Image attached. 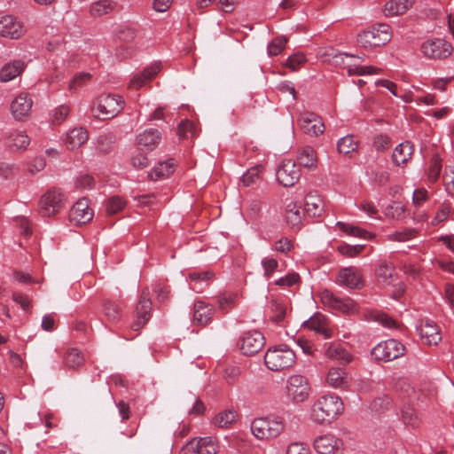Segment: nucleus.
<instances>
[{
    "instance_id": "obj_56",
    "label": "nucleus",
    "mask_w": 454,
    "mask_h": 454,
    "mask_svg": "<svg viewBox=\"0 0 454 454\" xmlns=\"http://www.w3.org/2000/svg\"><path fill=\"white\" fill-rule=\"evenodd\" d=\"M262 173L261 166H254L247 169V171L242 176L241 181L245 186H250L254 184L259 178Z\"/></svg>"
},
{
    "instance_id": "obj_37",
    "label": "nucleus",
    "mask_w": 454,
    "mask_h": 454,
    "mask_svg": "<svg viewBox=\"0 0 454 454\" xmlns=\"http://www.w3.org/2000/svg\"><path fill=\"white\" fill-rule=\"evenodd\" d=\"M238 412L233 410H224L217 413L213 419V424L218 427H229L237 419Z\"/></svg>"
},
{
    "instance_id": "obj_26",
    "label": "nucleus",
    "mask_w": 454,
    "mask_h": 454,
    "mask_svg": "<svg viewBox=\"0 0 454 454\" xmlns=\"http://www.w3.org/2000/svg\"><path fill=\"white\" fill-rule=\"evenodd\" d=\"M325 355L327 358L338 361L342 364H349L352 361L351 354L340 343L329 344Z\"/></svg>"
},
{
    "instance_id": "obj_62",
    "label": "nucleus",
    "mask_w": 454,
    "mask_h": 454,
    "mask_svg": "<svg viewBox=\"0 0 454 454\" xmlns=\"http://www.w3.org/2000/svg\"><path fill=\"white\" fill-rule=\"evenodd\" d=\"M272 249L286 254L294 249V243L288 238L283 237L274 243Z\"/></svg>"
},
{
    "instance_id": "obj_60",
    "label": "nucleus",
    "mask_w": 454,
    "mask_h": 454,
    "mask_svg": "<svg viewBox=\"0 0 454 454\" xmlns=\"http://www.w3.org/2000/svg\"><path fill=\"white\" fill-rule=\"evenodd\" d=\"M307 61L305 55L301 52H296L290 56L286 62V67L292 69L293 71H296L300 68L301 65H303Z\"/></svg>"
},
{
    "instance_id": "obj_25",
    "label": "nucleus",
    "mask_w": 454,
    "mask_h": 454,
    "mask_svg": "<svg viewBox=\"0 0 454 454\" xmlns=\"http://www.w3.org/2000/svg\"><path fill=\"white\" fill-rule=\"evenodd\" d=\"M413 152L414 147L411 142L405 141L401 143L395 148L392 153L394 164L399 167L405 165L411 159Z\"/></svg>"
},
{
    "instance_id": "obj_9",
    "label": "nucleus",
    "mask_w": 454,
    "mask_h": 454,
    "mask_svg": "<svg viewBox=\"0 0 454 454\" xmlns=\"http://www.w3.org/2000/svg\"><path fill=\"white\" fill-rule=\"evenodd\" d=\"M65 201L66 196L60 190L50 189L39 200V211L43 216L55 215L62 208Z\"/></svg>"
},
{
    "instance_id": "obj_27",
    "label": "nucleus",
    "mask_w": 454,
    "mask_h": 454,
    "mask_svg": "<svg viewBox=\"0 0 454 454\" xmlns=\"http://www.w3.org/2000/svg\"><path fill=\"white\" fill-rule=\"evenodd\" d=\"M327 384L334 388H345L348 386V373L343 368L333 367L326 377Z\"/></svg>"
},
{
    "instance_id": "obj_22",
    "label": "nucleus",
    "mask_w": 454,
    "mask_h": 454,
    "mask_svg": "<svg viewBox=\"0 0 454 454\" xmlns=\"http://www.w3.org/2000/svg\"><path fill=\"white\" fill-rule=\"evenodd\" d=\"M161 69V64L155 62L146 67L142 72L135 74L129 81L130 89L138 90L151 81Z\"/></svg>"
},
{
    "instance_id": "obj_42",
    "label": "nucleus",
    "mask_w": 454,
    "mask_h": 454,
    "mask_svg": "<svg viewBox=\"0 0 454 454\" xmlns=\"http://www.w3.org/2000/svg\"><path fill=\"white\" fill-rule=\"evenodd\" d=\"M83 363L84 357L81 351L74 348L67 350L64 357V364L67 368L74 369L82 366Z\"/></svg>"
},
{
    "instance_id": "obj_14",
    "label": "nucleus",
    "mask_w": 454,
    "mask_h": 454,
    "mask_svg": "<svg viewBox=\"0 0 454 454\" xmlns=\"http://www.w3.org/2000/svg\"><path fill=\"white\" fill-rule=\"evenodd\" d=\"M152 301L149 298V291L144 289L141 293L139 301L136 308L137 318L132 324L134 331H139L150 319Z\"/></svg>"
},
{
    "instance_id": "obj_5",
    "label": "nucleus",
    "mask_w": 454,
    "mask_h": 454,
    "mask_svg": "<svg viewBox=\"0 0 454 454\" xmlns=\"http://www.w3.org/2000/svg\"><path fill=\"white\" fill-rule=\"evenodd\" d=\"M390 39V27L383 23L369 27L357 35V43L364 48L380 47L385 45Z\"/></svg>"
},
{
    "instance_id": "obj_24",
    "label": "nucleus",
    "mask_w": 454,
    "mask_h": 454,
    "mask_svg": "<svg viewBox=\"0 0 454 454\" xmlns=\"http://www.w3.org/2000/svg\"><path fill=\"white\" fill-rule=\"evenodd\" d=\"M304 210L311 217L320 216L324 212V202L316 192H309L304 200Z\"/></svg>"
},
{
    "instance_id": "obj_12",
    "label": "nucleus",
    "mask_w": 454,
    "mask_h": 454,
    "mask_svg": "<svg viewBox=\"0 0 454 454\" xmlns=\"http://www.w3.org/2000/svg\"><path fill=\"white\" fill-rule=\"evenodd\" d=\"M265 345V338L259 331L245 332L239 338V346L246 356L258 353Z\"/></svg>"
},
{
    "instance_id": "obj_46",
    "label": "nucleus",
    "mask_w": 454,
    "mask_h": 454,
    "mask_svg": "<svg viewBox=\"0 0 454 454\" xmlns=\"http://www.w3.org/2000/svg\"><path fill=\"white\" fill-rule=\"evenodd\" d=\"M91 79L90 73L81 72L76 74L68 83V90L71 93L76 92L79 89L87 85Z\"/></svg>"
},
{
    "instance_id": "obj_32",
    "label": "nucleus",
    "mask_w": 454,
    "mask_h": 454,
    "mask_svg": "<svg viewBox=\"0 0 454 454\" xmlns=\"http://www.w3.org/2000/svg\"><path fill=\"white\" fill-rule=\"evenodd\" d=\"M88 140V132L83 128L70 129L65 138V144L70 150L80 147Z\"/></svg>"
},
{
    "instance_id": "obj_38",
    "label": "nucleus",
    "mask_w": 454,
    "mask_h": 454,
    "mask_svg": "<svg viewBox=\"0 0 454 454\" xmlns=\"http://www.w3.org/2000/svg\"><path fill=\"white\" fill-rule=\"evenodd\" d=\"M401 419L403 424L411 428H417L421 424V419L411 406H404L401 411Z\"/></svg>"
},
{
    "instance_id": "obj_50",
    "label": "nucleus",
    "mask_w": 454,
    "mask_h": 454,
    "mask_svg": "<svg viewBox=\"0 0 454 454\" xmlns=\"http://www.w3.org/2000/svg\"><path fill=\"white\" fill-rule=\"evenodd\" d=\"M269 309L272 321L278 324L283 321L286 313V306L283 303L271 301L269 305Z\"/></svg>"
},
{
    "instance_id": "obj_23",
    "label": "nucleus",
    "mask_w": 454,
    "mask_h": 454,
    "mask_svg": "<svg viewBox=\"0 0 454 454\" xmlns=\"http://www.w3.org/2000/svg\"><path fill=\"white\" fill-rule=\"evenodd\" d=\"M375 277L385 285L392 284L396 277L395 265L387 260H380L375 268Z\"/></svg>"
},
{
    "instance_id": "obj_45",
    "label": "nucleus",
    "mask_w": 454,
    "mask_h": 454,
    "mask_svg": "<svg viewBox=\"0 0 454 454\" xmlns=\"http://www.w3.org/2000/svg\"><path fill=\"white\" fill-rule=\"evenodd\" d=\"M418 231L414 228H405L387 235V239L394 242H406L417 237Z\"/></svg>"
},
{
    "instance_id": "obj_13",
    "label": "nucleus",
    "mask_w": 454,
    "mask_h": 454,
    "mask_svg": "<svg viewBox=\"0 0 454 454\" xmlns=\"http://www.w3.org/2000/svg\"><path fill=\"white\" fill-rule=\"evenodd\" d=\"M334 281L338 286L347 289H360L364 286L360 270L356 267L341 268Z\"/></svg>"
},
{
    "instance_id": "obj_63",
    "label": "nucleus",
    "mask_w": 454,
    "mask_h": 454,
    "mask_svg": "<svg viewBox=\"0 0 454 454\" xmlns=\"http://www.w3.org/2000/svg\"><path fill=\"white\" fill-rule=\"evenodd\" d=\"M443 182L447 192L450 195H454V168L445 169L443 176Z\"/></svg>"
},
{
    "instance_id": "obj_35",
    "label": "nucleus",
    "mask_w": 454,
    "mask_h": 454,
    "mask_svg": "<svg viewBox=\"0 0 454 454\" xmlns=\"http://www.w3.org/2000/svg\"><path fill=\"white\" fill-rule=\"evenodd\" d=\"M189 445L197 454H215L217 451L215 442L207 437L192 440Z\"/></svg>"
},
{
    "instance_id": "obj_55",
    "label": "nucleus",
    "mask_w": 454,
    "mask_h": 454,
    "mask_svg": "<svg viewBox=\"0 0 454 454\" xmlns=\"http://www.w3.org/2000/svg\"><path fill=\"white\" fill-rule=\"evenodd\" d=\"M262 267L263 269V276L269 279L272 277L273 273L278 268V262L277 259L271 256H266L262 259L261 262Z\"/></svg>"
},
{
    "instance_id": "obj_58",
    "label": "nucleus",
    "mask_w": 454,
    "mask_h": 454,
    "mask_svg": "<svg viewBox=\"0 0 454 454\" xmlns=\"http://www.w3.org/2000/svg\"><path fill=\"white\" fill-rule=\"evenodd\" d=\"M301 281L300 275L296 272H291L275 281V285L281 287H291Z\"/></svg>"
},
{
    "instance_id": "obj_19",
    "label": "nucleus",
    "mask_w": 454,
    "mask_h": 454,
    "mask_svg": "<svg viewBox=\"0 0 454 454\" xmlns=\"http://www.w3.org/2000/svg\"><path fill=\"white\" fill-rule=\"evenodd\" d=\"M417 332L428 345H436L442 340L437 325L431 319L421 320L420 324L417 325Z\"/></svg>"
},
{
    "instance_id": "obj_30",
    "label": "nucleus",
    "mask_w": 454,
    "mask_h": 454,
    "mask_svg": "<svg viewBox=\"0 0 454 454\" xmlns=\"http://www.w3.org/2000/svg\"><path fill=\"white\" fill-rule=\"evenodd\" d=\"M413 3L414 0H387L384 4V14L388 17L402 15Z\"/></svg>"
},
{
    "instance_id": "obj_59",
    "label": "nucleus",
    "mask_w": 454,
    "mask_h": 454,
    "mask_svg": "<svg viewBox=\"0 0 454 454\" xmlns=\"http://www.w3.org/2000/svg\"><path fill=\"white\" fill-rule=\"evenodd\" d=\"M364 247V245L351 246L348 244H342L337 247V251L344 256L354 257L360 254L363 251Z\"/></svg>"
},
{
    "instance_id": "obj_28",
    "label": "nucleus",
    "mask_w": 454,
    "mask_h": 454,
    "mask_svg": "<svg viewBox=\"0 0 454 454\" xmlns=\"http://www.w3.org/2000/svg\"><path fill=\"white\" fill-rule=\"evenodd\" d=\"M213 308L204 301H196L193 308V321L200 325H206L212 320Z\"/></svg>"
},
{
    "instance_id": "obj_39",
    "label": "nucleus",
    "mask_w": 454,
    "mask_h": 454,
    "mask_svg": "<svg viewBox=\"0 0 454 454\" xmlns=\"http://www.w3.org/2000/svg\"><path fill=\"white\" fill-rule=\"evenodd\" d=\"M336 225L339 227V229L341 231L345 232L348 235L353 236V237L362 238L364 239H369L373 237V235L372 233L368 232L367 231H365L358 226L353 225V224H349V223H343V222H338L336 223Z\"/></svg>"
},
{
    "instance_id": "obj_53",
    "label": "nucleus",
    "mask_w": 454,
    "mask_h": 454,
    "mask_svg": "<svg viewBox=\"0 0 454 454\" xmlns=\"http://www.w3.org/2000/svg\"><path fill=\"white\" fill-rule=\"evenodd\" d=\"M384 214L387 218L399 220L404 217L405 207L402 204L394 201L385 207Z\"/></svg>"
},
{
    "instance_id": "obj_18",
    "label": "nucleus",
    "mask_w": 454,
    "mask_h": 454,
    "mask_svg": "<svg viewBox=\"0 0 454 454\" xmlns=\"http://www.w3.org/2000/svg\"><path fill=\"white\" fill-rule=\"evenodd\" d=\"M318 454H335L342 446V442L332 434L317 436L313 443Z\"/></svg>"
},
{
    "instance_id": "obj_6",
    "label": "nucleus",
    "mask_w": 454,
    "mask_h": 454,
    "mask_svg": "<svg viewBox=\"0 0 454 454\" xmlns=\"http://www.w3.org/2000/svg\"><path fill=\"white\" fill-rule=\"evenodd\" d=\"M321 303L345 315H355L359 312V305L351 298H339L332 291L323 289L318 293Z\"/></svg>"
},
{
    "instance_id": "obj_40",
    "label": "nucleus",
    "mask_w": 454,
    "mask_h": 454,
    "mask_svg": "<svg viewBox=\"0 0 454 454\" xmlns=\"http://www.w3.org/2000/svg\"><path fill=\"white\" fill-rule=\"evenodd\" d=\"M286 219L292 228L298 226L301 223L302 212L296 203L291 202L286 206Z\"/></svg>"
},
{
    "instance_id": "obj_43",
    "label": "nucleus",
    "mask_w": 454,
    "mask_h": 454,
    "mask_svg": "<svg viewBox=\"0 0 454 454\" xmlns=\"http://www.w3.org/2000/svg\"><path fill=\"white\" fill-rule=\"evenodd\" d=\"M358 148V143L355 140L353 136H345L341 137L337 143V149L340 153L349 154L356 152Z\"/></svg>"
},
{
    "instance_id": "obj_31",
    "label": "nucleus",
    "mask_w": 454,
    "mask_h": 454,
    "mask_svg": "<svg viewBox=\"0 0 454 454\" xmlns=\"http://www.w3.org/2000/svg\"><path fill=\"white\" fill-rule=\"evenodd\" d=\"M160 137L158 129H148L137 136V142L139 146L151 151L159 144Z\"/></svg>"
},
{
    "instance_id": "obj_29",
    "label": "nucleus",
    "mask_w": 454,
    "mask_h": 454,
    "mask_svg": "<svg viewBox=\"0 0 454 454\" xmlns=\"http://www.w3.org/2000/svg\"><path fill=\"white\" fill-rule=\"evenodd\" d=\"M4 143L11 150L19 151L26 149L30 139L25 132L14 130L4 138Z\"/></svg>"
},
{
    "instance_id": "obj_1",
    "label": "nucleus",
    "mask_w": 454,
    "mask_h": 454,
    "mask_svg": "<svg viewBox=\"0 0 454 454\" xmlns=\"http://www.w3.org/2000/svg\"><path fill=\"white\" fill-rule=\"evenodd\" d=\"M341 399L333 395L319 397L311 406L310 418L317 424H329L343 411Z\"/></svg>"
},
{
    "instance_id": "obj_2",
    "label": "nucleus",
    "mask_w": 454,
    "mask_h": 454,
    "mask_svg": "<svg viewBox=\"0 0 454 454\" xmlns=\"http://www.w3.org/2000/svg\"><path fill=\"white\" fill-rule=\"evenodd\" d=\"M285 430V418L277 414L256 418L251 424L252 434L259 440L275 439Z\"/></svg>"
},
{
    "instance_id": "obj_36",
    "label": "nucleus",
    "mask_w": 454,
    "mask_h": 454,
    "mask_svg": "<svg viewBox=\"0 0 454 454\" xmlns=\"http://www.w3.org/2000/svg\"><path fill=\"white\" fill-rule=\"evenodd\" d=\"M175 163L174 160H168L163 162H159L149 172V177L152 180H158L168 176L174 172Z\"/></svg>"
},
{
    "instance_id": "obj_20",
    "label": "nucleus",
    "mask_w": 454,
    "mask_h": 454,
    "mask_svg": "<svg viewBox=\"0 0 454 454\" xmlns=\"http://www.w3.org/2000/svg\"><path fill=\"white\" fill-rule=\"evenodd\" d=\"M300 125L304 132L310 136L323 134L325 125L322 120L314 113L306 112L301 114Z\"/></svg>"
},
{
    "instance_id": "obj_21",
    "label": "nucleus",
    "mask_w": 454,
    "mask_h": 454,
    "mask_svg": "<svg viewBox=\"0 0 454 454\" xmlns=\"http://www.w3.org/2000/svg\"><path fill=\"white\" fill-rule=\"evenodd\" d=\"M303 326L313 330L317 333L322 334L325 339H329L333 336V331L329 327L328 318L321 313H316L311 316L303 323Z\"/></svg>"
},
{
    "instance_id": "obj_10",
    "label": "nucleus",
    "mask_w": 454,
    "mask_h": 454,
    "mask_svg": "<svg viewBox=\"0 0 454 454\" xmlns=\"http://www.w3.org/2000/svg\"><path fill=\"white\" fill-rule=\"evenodd\" d=\"M277 180L285 187L294 186L301 178V168L291 159L283 160L277 169Z\"/></svg>"
},
{
    "instance_id": "obj_47",
    "label": "nucleus",
    "mask_w": 454,
    "mask_h": 454,
    "mask_svg": "<svg viewBox=\"0 0 454 454\" xmlns=\"http://www.w3.org/2000/svg\"><path fill=\"white\" fill-rule=\"evenodd\" d=\"M113 10V3L110 0H99L90 5V12L94 17H100L109 13Z\"/></svg>"
},
{
    "instance_id": "obj_11",
    "label": "nucleus",
    "mask_w": 454,
    "mask_h": 454,
    "mask_svg": "<svg viewBox=\"0 0 454 454\" xmlns=\"http://www.w3.org/2000/svg\"><path fill=\"white\" fill-rule=\"evenodd\" d=\"M451 44L442 38L427 40L421 45V51L427 59H446L451 54Z\"/></svg>"
},
{
    "instance_id": "obj_57",
    "label": "nucleus",
    "mask_w": 454,
    "mask_h": 454,
    "mask_svg": "<svg viewBox=\"0 0 454 454\" xmlns=\"http://www.w3.org/2000/svg\"><path fill=\"white\" fill-rule=\"evenodd\" d=\"M177 133L180 137L184 138L188 137L189 135L195 137L197 135L196 127L191 121L184 120L179 124Z\"/></svg>"
},
{
    "instance_id": "obj_33",
    "label": "nucleus",
    "mask_w": 454,
    "mask_h": 454,
    "mask_svg": "<svg viewBox=\"0 0 454 454\" xmlns=\"http://www.w3.org/2000/svg\"><path fill=\"white\" fill-rule=\"evenodd\" d=\"M25 65L21 60H13L5 64L0 70V81L10 82L19 76L24 70Z\"/></svg>"
},
{
    "instance_id": "obj_49",
    "label": "nucleus",
    "mask_w": 454,
    "mask_h": 454,
    "mask_svg": "<svg viewBox=\"0 0 454 454\" xmlns=\"http://www.w3.org/2000/svg\"><path fill=\"white\" fill-rule=\"evenodd\" d=\"M380 71V68L372 66H348L347 67V73L349 76L378 74Z\"/></svg>"
},
{
    "instance_id": "obj_48",
    "label": "nucleus",
    "mask_w": 454,
    "mask_h": 454,
    "mask_svg": "<svg viewBox=\"0 0 454 454\" xmlns=\"http://www.w3.org/2000/svg\"><path fill=\"white\" fill-rule=\"evenodd\" d=\"M104 313L111 322H117L121 318V307L111 300L104 301Z\"/></svg>"
},
{
    "instance_id": "obj_52",
    "label": "nucleus",
    "mask_w": 454,
    "mask_h": 454,
    "mask_svg": "<svg viewBox=\"0 0 454 454\" xmlns=\"http://www.w3.org/2000/svg\"><path fill=\"white\" fill-rule=\"evenodd\" d=\"M442 170V160L438 154H434L430 160V167L428 169V180L434 183L438 180Z\"/></svg>"
},
{
    "instance_id": "obj_34",
    "label": "nucleus",
    "mask_w": 454,
    "mask_h": 454,
    "mask_svg": "<svg viewBox=\"0 0 454 454\" xmlns=\"http://www.w3.org/2000/svg\"><path fill=\"white\" fill-rule=\"evenodd\" d=\"M213 278L211 271H195L189 274L190 288L196 293H200L207 286L208 281Z\"/></svg>"
},
{
    "instance_id": "obj_16",
    "label": "nucleus",
    "mask_w": 454,
    "mask_h": 454,
    "mask_svg": "<svg viewBox=\"0 0 454 454\" xmlns=\"http://www.w3.org/2000/svg\"><path fill=\"white\" fill-rule=\"evenodd\" d=\"M25 30L22 23L12 15L0 17V35L11 39L21 37Z\"/></svg>"
},
{
    "instance_id": "obj_7",
    "label": "nucleus",
    "mask_w": 454,
    "mask_h": 454,
    "mask_svg": "<svg viewBox=\"0 0 454 454\" xmlns=\"http://www.w3.org/2000/svg\"><path fill=\"white\" fill-rule=\"evenodd\" d=\"M405 352L404 346L395 339H389L377 344L372 350V356L379 361L388 362L399 358Z\"/></svg>"
},
{
    "instance_id": "obj_4",
    "label": "nucleus",
    "mask_w": 454,
    "mask_h": 454,
    "mask_svg": "<svg viewBox=\"0 0 454 454\" xmlns=\"http://www.w3.org/2000/svg\"><path fill=\"white\" fill-rule=\"evenodd\" d=\"M123 105L124 101L121 97L114 94H102L95 99L91 106V113L98 119L109 120L122 110Z\"/></svg>"
},
{
    "instance_id": "obj_54",
    "label": "nucleus",
    "mask_w": 454,
    "mask_h": 454,
    "mask_svg": "<svg viewBox=\"0 0 454 454\" xmlns=\"http://www.w3.org/2000/svg\"><path fill=\"white\" fill-rule=\"evenodd\" d=\"M126 207V201L120 196H113L106 202V212L114 215L121 212Z\"/></svg>"
},
{
    "instance_id": "obj_17",
    "label": "nucleus",
    "mask_w": 454,
    "mask_h": 454,
    "mask_svg": "<svg viewBox=\"0 0 454 454\" xmlns=\"http://www.w3.org/2000/svg\"><path fill=\"white\" fill-rule=\"evenodd\" d=\"M93 217V211L90 208L89 201L83 198L79 200L70 209L69 220L76 225L85 224Z\"/></svg>"
},
{
    "instance_id": "obj_51",
    "label": "nucleus",
    "mask_w": 454,
    "mask_h": 454,
    "mask_svg": "<svg viewBox=\"0 0 454 454\" xmlns=\"http://www.w3.org/2000/svg\"><path fill=\"white\" fill-rule=\"evenodd\" d=\"M236 298L237 295L232 294H223L218 295L216 298L218 309L223 312H228L235 307Z\"/></svg>"
},
{
    "instance_id": "obj_61",
    "label": "nucleus",
    "mask_w": 454,
    "mask_h": 454,
    "mask_svg": "<svg viewBox=\"0 0 454 454\" xmlns=\"http://www.w3.org/2000/svg\"><path fill=\"white\" fill-rule=\"evenodd\" d=\"M287 39L286 37H277L268 45V54L277 56L284 50Z\"/></svg>"
},
{
    "instance_id": "obj_3",
    "label": "nucleus",
    "mask_w": 454,
    "mask_h": 454,
    "mask_svg": "<svg viewBox=\"0 0 454 454\" xmlns=\"http://www.w3.org/2000/svg\"><path fill=\"white\" fill-rule=\"evenodd\" d=\"M296 362V355L287 345L275 346L267 350L264 363L270 371L279 372L292 367Z\"/></svg>"
},
{
    "instance_id": "obj_15",
    "label": "nucleus",
    "mask_w": 454,
    "mask_h": 454,
    "mask_svg": "<svg viewBox=\"0 0 454 454\" xmlns=\"http://www.w3.org/2000/svg\"><path fill=\"white\" fill-rule=\"evenodd\" d=\"M33 106V100L27 93H20L11 103V113L17 121H24L28 117Z\"/></svg>"
},
{
    "instance_id": "obj_44",
    "label": "nucleus",
    "mask_w": 454,
    "mask_h": 454,
    "mask_svg": "<svg viewBox=\"0 0 454 454\" xmlns=\"http://www.w3.org/2000/svg\"><path fill=\"white\" fill-rule=\"evenodd\" d=\"M454 212V209L451 206L450 202L444 201L442 202L438 210L435 213V215L431 221V225L436 226L441 223H443L446 221L449 216L451 215V213Z\"/></svg>"
},
{
    "instance_id": "obj_8",
    "label": "nucleus",
    "mask_w": 454,
    "mask_h": 454,
    "mask_svg": "<svg viewBox=\"0 0 454 454\" xmlns=\"http://www.w3.org/2000/svg\"><path fill=\"white\" fill-rule=\"evenodd\" d=\"M286 389L287 397L295 403L308 399L310 391L307 379L299 374L291 375L287 379Z\"/></svg>"
},
{
    "instance_id": "obj_41",
    "label": "nucleus",
    "mask_w": 454,
    "mask_h": 454,
    "mask_svg": "<svg viewBox=\"0 0 454 454\" xmlns=\"http://www.w3.org/2000/svg\"><path fill=\"white\" fill-rule=\"evenodd\" d=\"M298 160L305 168H314L317 164V153L311 146H305L300 151Z\"/></svg>"
},
{
    "instance_id": "obj_64",
    "label": "nucleus",
    "mask_w": 454,
    "mask_h": 454,
    "mask_svg": "<svg viewBox=\"0 0 454 454\" xmlns=\"http://www.w3.org/2000/svg\"><path fill=\"white\" fill-rule=\"evenodd\" d=\"M286 454H310V450L304 443L295 442L287 446Z\"/></svg>"
}]
</instances>
